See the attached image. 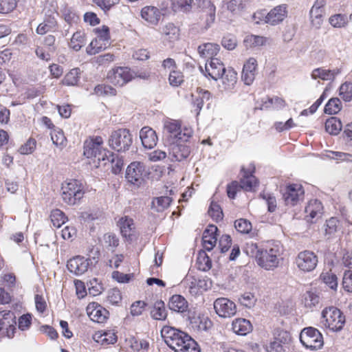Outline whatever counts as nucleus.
I'll return each instance as SVG.
<instances>
[{"mask_svg":"<svg viewBox=\"0 0 352 352\" xmlns=\"http://www.w3.org/2000/svg\"><path fill=\"white\" fill-rule=\"evenodd\" d=\"M161 336L165 343L175 352H200L195 340L175 327L164 326L161 329Z\"/></svg>","mask_w":352,"mask_h":352,"instance_id":"f257e3e1","label":"nucleus"},{"mask_svg":"<svg viewBox=\"0 0 352 352\" xmlns=\"http://www.w3.org/2000/svg\"><path fill=\"white\" fill-rule=\"evenodd\" d=\"M85 194L82 183L75 179L65 181L61 186V198L69 206H74L80 202Z\"/></svg>","mask_w":352,"mask_h":352,"instance_id":"f03ea898","label":"nucleus"},{"mask_svg":"<svg viewBox=\"0 0 352 352\" xmlns=\"http://www.w3.org/2000/svg\"><path fill=\"white\" fill-rule=\"evenodd\" d=\"M280 247L276 244H270L265 249H261L258 256L257 264L267 270H273L278 267L281 259Z\"/></svg>","mask_w":352,"mask_h":352,"instance_id":"7ed1b4c3","label":"nucleus"},{"mask_svg":"<svg viewBox=\"0 0 352 352\" xmlns=\"http://www.w3.org/2000/svg\"><path fill=\"white\" fill-rule=\"evenodd\" d=\"M345 322L344 314L334 306L326 307L322 311V323L324 328L331 331L336 332L342 330Z\"/></svg>","mask_w":352,"mask_h":352,"instance_id":"20e7f679","label":"nucleus"},{"mask_svg":"<svg viewBox=\"0 0 352 352\" xmlns=\"http://www.w3.org/2000/svg\"><path fill=\"white\" fill-rule=\"evenodd\" d=\"M280 193L285 205L294 207L304 201L305 190L302 184L289 182L281 187Z\"/></svg>","mask_w":352,"mask_h":352,"instance_id":"39448f33","label":"nucleus"},{"mask_svg":"<svg viewBox=\"0 0 352 352\" xmlns=\"http://www.w3.org/2000/svg\"><path fill=\"white\" fill-rule=\"evenodd\" d=\"M288 16V5L285 3L278 5L271 9L267 13L265 10H258L254 12V19L260 20L271 25L281 23Z\"/></svg>","mask_w":352,"mask_h":352,"instance_id":"423d86ee","label":"nucleus"},{"mask_svg":"<svg viewBox=\"0 0 352 352\" xmlns=\"http://www.w3.org/2000/svg\"><path fill=\"white\" fill-rule=\"evenodd\" d=\"M300 340L307 349L311 351L320 349L324 344L322 334L318 329L312 327L304 328L301 331Z\"/></svg>","mask_w":352,"mask_h":352,"instance_id":"0eeeda50","label":"nucleus"},{"mask_svg":"<svg viewBox=\"0 0 352 352\" xmlns=\"http://www.w3.org/2000/svg\"><path fill=\"white\" fill-rule=\"evenodd\" d=\"M133 142L130 131L126 129H119L113 131L109 139V146L118 152L129 150Z\"/></svg>","mask_w":352,"mask_h":352,"instance_id":"6e6552de","label":"nucleus"},{"mask_svg":"<svg viewBox=\"0 0 352 352\" xmlns=\"http://www.w3.org/2000/svg\"><path fill=\"white\" fill-rule=\"evenodd\" d=\"M164 130L173 139V142H186L192 135L190 129L185 128L182 130V122L177 120H166L164 124Z\"/></svg>","mask_w":352,"mask_h":352,"instance_id":"1a4fd4ad","label":"nucleus"},{"mask_svg":"<svg viewBox=\"0 0 352 352\" xmlns=\"http://www.w3.org/2000/svg\"><path fill=\"white\" fill-rule=\"evenodd\" d=\"M133 78L131 69L127 67H116L109 70L107 75L108 81L115 86L122 87Z\"/></svg>","mask_w":352,"mask_h":352,"instance_id":"9d476101","label":"nucleus"},{"mask_svg":"<svg viewBox=\"0 0 352 352\" xmlns=\"http://www.w3.org/2000/svg\"><path fill=\"white\" fill-rule=\"evenodd\" d=\"M256 167L252 163L250 164L247 168L241 167L242 177L239 183L243 190L251 192L258 186V181L254 175Z\"/></svg>","mask_w":352,"mask_h":352,"instance_id":"9b49d317","label":"nucleus"},{"mask_svg":"<svg viewBox=\"0 0 352 352\" xmlns=\"http://www.w3.org/2000/svg\"><path fill=\"white\" fill-rule=\"evenodd\" d=\"M298 268L305 272L314 270L318 263V256L310 250L300 252L295 259Z\"/></svg>","mask_w":352,"mask_h":352,"instance_id":"f8f14e48","label":"nucleus"},{"mask_svg":"<svg viewBox=\"0 0 352 352\" xmlns=\"http://www.w3.org/2000/svg\"><path fill=\"white\" fill-rule=\"evenodd\" d=\"M104 144L101 136H89L83 144V155L87 158H96L101 154Z\"/></svg>","mask_w":352,"mask_h":352,"instance_id":"ddd939ff","label":"nucleus"},{"mask_svg":"<svg viewBox=\"0 0 352 352\" xmlns=\"http://www.w3.org/2000/svg\"><path fill=\"white\" fill-rule=\"evenodd\" d=\"M145 167L143 163L140 162H131L126 170V180L134 185L140 186L144 181Z\"/></svg>","mask_w":352,"mask_h":352,"instance_id":"4468645a","label":"nucleus"},{"mask_svg":"<svg viewBox=\"0 0 352 352\" xmlns=\"http://www.w3.org/2000/svg\"><path fill=\"white\" fill-rule=\"evenodd\" d=\"M214 309L221 318H230L236 313L235 303L227 298H219L214 302Z\"/></svg>","mask_w":352,"mask_h":352,"instance_id":"2eb2a0df","label":"nucleus"},{"mask_svg":"<svg viewBox=\"0 0 352 352\" xmlns=\"http://www.w3.org/2000/svg\"><path fill=\"white\" fill-rule=\"evenodd\" d=\"M86 311L89 318L98 323H105L109 318V311L97 302H89Z\"/></svg>","mask_w":352,"mask_h":352,"instance_id":"dca6fc26","label":"nucleus"},{"mask_svg":"<svg viewBox=\"0 0 352 352\" xmlns=\"http://www.w3.org/2000/svg\"><path fill=\"white\" fill-rule=\"evenodd\" d=\"M326 0H316L309 11L310 23L313 28H320L325 13Z\"/></svg>","mask_w":352,"mask_h":352,"instance_id":"f3484780","label":"nucleus"},{"mask_svg":"<svg viewBox=\"0 0 352 352\" xmlns=\"http://www.w3.org/2000/svg\"><path fill=\"white\" fill-rule=\"evenodd\" d=\"M16 316L13 311L10 310L0 311L1 330H6V335L9 338L14 337L16 331Z\"/></svg>","mask_w":352,"mask_h":352,"instance_id":"a211bd4d","label":"nucleus"},{"mask_svg":"<svg viewBox=\"0 0 352 352\" xmlns=\"http://www.w3.org/2000/svg\"><path fill=\"white\" fill-rule=\"evenodd\" d=\"M117 225L122 237L127 241H132L135 238L136 228L132 218L128 216L122 217L118 221Z\"/></svg>","mask_w":352,"mask_h":352,"instance_id":"6ab92c4d","label":"nucleus"},{"mask_svg":"<svg viewBox=\"0 0 352 352\" xmlns=\"http://www.w3.org/2000/svg\"><path fill=\"white\" fill-rule=\"evenodd\" d=\"M199 69L205 76L214 80L220 78L223 71L226 69L223 63L219 58H212L208 63H206L204 71L201 66Z\"/></svg>","mask_w":352,"mask_h":352,"instance_id":"aec40b11","label":"nucleus"},{"mask_svg":"<svg viewBox=\"0 0 352 352\" xmlns=\"http://www.w3.org/2000/svg\"><path fill=\"white\" fill-rule=\"evenodd\" d=\"M218 228L216 226L210 224L204 231L202 236L203 248L207 250H212L217 244Z\"/></svg>","mask_w":352,"mask_h":352,"instance_id":"412c9836","label":"nucleus"},{"mask_svg":"<svg viewBox=\"0 0 352 352\" xmlns=\"http://www.w3.org/2000/svg\"><path fill=\"white\" fill-rule=\"evenodd\" d=\"M323 209V205L320 200L316 199H311L305 209L306 219L307 221L313 223L321 217Z\"/></svg>","mask_w":352,"mask_h":352,"instance_id":"4be33fe9","label":"nucleus"},{"mask_svg":"<svg viewBox=\"0 0 352 352\" xmlns=\"http://www.w3.org/2000/svg\"><path fill=\"white\" fill-rule=\"evenodd\" d=\"M88 266V260L80 256L70 258L67 263L68 270L76 275L84 274L87 271Z\"/></svg>","mask_w":352,"mask_h":352,"instance_id":"5701e85b","label":"nucleus"},{"mask_svg":"<svg viewBox=\"0 0 352 352\" xmlns=\"http://www.w3.org/2000/svg\"><path fill=\"white\" fill-rule=\"evenodd\" d=\"M140 14L144 21L152 25H157L162 16L159 8L151 6H147L142 8Z\"/></svg>","mask_w":352,"mask_h":352,"instance_id":"b1692460","label":"nucleus"},{"mask_svg":"<svg viewBox=\"0 0 352 352\" xmlns=\"http://www.w3.org/2000/svg\"><path fill=\"white\" fill-rule=\"evenodd\" d=\"M257 60L254 58H250L243 65L241 78L246 85H251L256 76Z\"/></svg>","mask_w":352,"mask_h":352,"instance_id":"393cba45","label":"nucleus"},{"mask_svg":"<svg viewBox=\"0 0 352 352\" xmlns=\"http://www.w3.org/2000/svg\"><path fill=\"white\" fill-rule=\"evenodd\" d=\"M140 138L143 146L149 149L155 146L158 141L155 131L149 126L142 128L140 131Z\"/></svg>","mask_w":352,"mask_h":352,"instance_id":"a878e982","label":"nucleus"},{"mask_svg":"<svg viewBox=\"0 0 352 352\" xmlns=\"http://www.w3.org/2000/svg\"><path fill=\"white\" fill-rule=\"evenodd\" d=\"M163 40L168 43H175L180 38V29L173 23H168L161 29Z\"/></svg>","mask_w":352,"mask_h":352,"instance_id":"bb28decb","label":"nucleus"},{"mask_svg":"<svg viewBox=\"0 0 352 352\" xmlns=\"http://www.w3.org/2000/svg\"><path fill=\"white\" fill-rule=\"evenodd\" d=\"M93 340L102 346L113 344L117 342L116 333L112 330L98 331L92 336Z\"/></svg>","mask_w":352,"mask_h":352,"instance_id":"cd10ccee","label":"nucleus"},{"mask_svg":"<svg viewBox=\"0 0 352 352\" xmlns=\"http://www.w3.org/2000/svg\"><path fill=\"white\" fill-rule=\"evenodd\" d=\"M215 14V6L210 1H208L206 5L201 8L200 14V19L205 28H209L214 22Z\"/></svg>","mask_w":352,"mask_h":352,"instance_id":"c85d7f7f","label":"nucleus"},{"mask_svg":"<svg viewBox=\"0 0 352 352\" xmlns=\"http://www.w3.org/2000/svg\"><path fill=\"white\" fill-rule=\"evenodd\" d=\"M197 50L201 57L211 60L212 58H217L215 56L219 54L220 47L216 43H206L200 45Z\"/></svg>","mask_w":352,"mask_h":352,"instance_id":"c756f323","label":"nucleus"},{"mask_svg":"<svg viewBox=\"0 0 352 352\" xmlns=\"http://www.w3.org/2000/svg\"><path fill=\"white\" fill-rule=\"evenodd\" d=\"M340 73V69H327L324 67L314 69L311 74L314 80L321 79L322 80H332Z\"/></svg>","mask_w":352,"mask_h":352,"instance_id":"7c9ffc66","label":"nucleus"},{"mask_svg":"<svg viewBox=\"0 0 352 352\" xmlns=\"http://www.w3.org/2000/svg\"><path fill=\"white\" fill-rule=\"evenodd\" d=\"M210 286L211 283L208 278L192 277L189 285V291L192 294H197L207 291Z\"/></svg>","mask_w":352,"mask_h":352,"instance_id":"2f4dec72","label":"nucleus"},{"mask_svg":"<svg viewBox=\"0 0 352 352\" xmlns=\"http://www.w3.org/2000/svg\"><path fill=\"white\" fill-rule=\"evenodd\" d=\"M192 96L194 97L192 105L195 108V111L196 112L197 116H198L204 103L210 99L211 94L207 90H204L201 88H197V95Z\"/></svg>","mask_w":352,"mask_h":352,"instance_id":"473e14b6","label":"nucleus"},{"mask_svg":"<svg viewBox=\"0 0 352 352\" xmlns=\"http://www.w3.org/2000/svg\"><path fill=\"white\" fill-rule=\"evenodd\" d=\"M58 28V22L54 16L51 15L45 18L36 29V32L40 35H44L50 32H56Z\"/></svg>","mask_w":352,"mask_h":352,"instance_id":"72a5a7b5","label":"nucleus"},{"mask_svg":"<svg viewBox=\"0 0 352 352\" xmlns=\"http://www.w3.org/2000/svg\"><path fill=\"white\" fill-rule=\"evenodd\" d=\"M220 78L222 80L223 89L226 90L233 89L238 80L237 73L232 68L226 69Z\"/></svg>","mask_w":352,"mask_h":352,"instance_id":"f704fd0d","label":"nucleus"},{"mask_svg":"<svg viewBox=\"0 0 352 352\" xmlns=\"http://www.w3.org/2000/svg\"><path fill=\"white\" fill-rule=\"evenodd\" d=\"M168 307L172 311L184 313L187 311L188 304L184 297L181 295L175 294L170 298Z\"/></svg>","mask_w":352,"mask_h":352,"instance_id":"c9c22d12","label":"nucleus"},{"mask_svg":"<svg viewBox=\"0 0 352 352\" xmlns=\"http://www.w3.org/2000/svg\"><path fill=\"white\" fill-rule=\"evenodd\" d=\"M233 331L241 336H245L252 330L251 322L245 318H236L232 324Z\"/></svg>","mask_w":352,"mask_h":352,"instance_id":"e433bc0d","label":"nucleus"},{"mask_svg":"<svg viewBox=\"0 0 352 352\" xmlns=\"http://www.w3.org/2000/svg\"><path fill=\"white\" fill-rule=\"evenodd\" d=\"M286 104L285 100L282 98L278 96L273 98L266 97L262 99L259 109L261 110L268 109L273 106L274 108L280 109L284 108Z\"/></svg>","mask_w":352,"mask_h":352,"instance_id":"4c0bfd02","label":"nucleus"},{"mask_svg":"<svg viewBox=\"0 0 352 352\" xmlns=\"http://www.w3.org/2000/svg\"><path fill=\"white\" fill-rule=\"evenodd\" d=\"M181 142H173L172 153L173 157L177 161H182L186 159L190 154V147L185 144H180Z\"/></svg>","mask_w":352,"mask_h":352,"instance_id":"58836bf2","label":"nucleus"},{"mask_svg":"<svg viewBox=\"0 0 352 352\" xmlns=\"http://www.w3.org/2000/svg\"><path fill=\"white\" fill-rule=\"evenodd\" d=\"M167 311L162 300L156 301L151 310V317L157 320H164L167 318Z\"/></svg>","mask_w":352,"mask_h":352,"instance_id":"ea45409f","label":"nucleus"},{"mask_svg":"<svg viewBox=\"0 0 352 352\" xmlns=\"http://www.w3.org/2000/svg\"><path fill=\"white\" fill-rule=\"evenodd\" d=\"M86 43V34L84 31L78 30L74 32L69 43L70 48L79 51Z\"/></svg>","mask_w":352,"mask_h":352,"instance_id":"a19ab883","label":"nucleus"},{"mask_svg":"<svg viewBox=\"0 0 352 352\" xmlns=\"http://www.w3.org/2000/svg\"><path fill=\"white\" fill-rule=\"evenodd\" d=\"M267 41V37L250 34L244 38L243 44L246 48H254L265 45Z\"/></svg>","mask_w":352,"mask_h":352,"instance_id":"79ce46f5","label":"nucleus"},{"mask_svg":"<svg viewBox=\"0 0 352 352\" xmlns=\"http://www.w3.org/2000/svg\"><path fill=\"white\" fill-rule=\"evenodd\" d=\"M129 347L135 351H140V350H148L149 347V343L146 340H140L138 338L131 336L126 339Z\"/></svg>","mask_w":352,"mask_h":352,"instance_id":"37998d69","label":"nucleus"},{"mask_svg":"<svg viewBox=\"0 0 352 352\" xmlns=\"http://www.w3.org/2000/svg\"><path fill=\"white\" fill-rule=\"evenodd\" d=\"M325 130L331 135H338L342 129V125L339 119L331 117L327 119L324 124Z\"/></svg>","mask_w":352,"mask_h":352,"instance_id":"c03bdc74","label":"nucleus"},{"mask_svg":"<svg viewBox=\"0 0 352 352\" xmlns=\"http://www.w3.org/2000/svg\"><path fill=\"white\" fill-rule=\"evenodd\" d=\"M208 213L212 220L217 223L223 220V213L222 208L220 205L214 201L210 202Z\"/></svg>","mask_w":352,"mask_h":352,"instance_id":"a18cd8bd","label":"nucleus"},{"mask_svg":"<svg viewBox=\"0 0 352 352\" xmlns=\"http://www.w3.org/2000/svg\"><path fill=\"white\" fill-rule=\"evenodd\" d=\"M50 219L54 227L60 228L67 221V217L60 209H54L51 212Z\"/></svg>","mask_w":352,"mask_h":352,"instance_id":"49530a36","label":"nucleus"},{"mask_svg":"<svg viewBox=\"0 0 352 352\" xmlns=\"http://www.w3.org/2000/svg\"><path fill=\"white\" fill-rule=\"evenodd\" d=\"M171 201V198L167 196L156 197L153 200L151 207L157 212H162L169 206Z\"/></svg>","mask_w":352,"mask_h":352,"instance_id":"de8ad7c7","label":"nucleus"},{"mask_svg":"<svg viewBox=\"0 0 352 352\" xmlns=\"http://www.w3.org/2000/svg\"><path fill=\"white\" fill-rule=\"evenodd\" d=\"M197 268L201 271H208L212 267V262L207 254L202 251L199 252L197 258Z\"/></svg>","mask_w":352,"mask_h":352,"instance_id":"09e8293b","label":"nucleus"},{"mask_svg":"<svg viewBox=\"0 0 352 352\" xmlns=\"http://www.w3.org/2000/svg\"><path fill=\"white\" fill-rule=\"evenodd\" d=\"M259 197L265 201L267 206V210L270 212H274L277 208V200L273 193L263 190L260 193Z\"/></svg>","mask_w":352,"mask_h":352,"instance_id":"8fccbe9b","label":"nucleus"},{"mask_svg":"<svg viewBox=\"0 0 352 352\" xmlns=\"http://www.w3.org/2000/svg\"><path fill=\"white\" fill-rule=\"evenodd\" d=\"M51 139L53 143L60 148H63L67 145V138L61 129H54L51 132Z\"/></svg>","mask_w":352,"mask_h":352,"instance_id":"3c124183","label":"nucleus"},{"mask_svg":"<svg viewBox=\"0 0 352 352\" xmlns=\"http://www.w3.org/2000/svg\"><path fill=\"white\" fill-rule=\"evenodd\" d=\"M120 243L119 238L117 235L112 232H108L103 235L102 236V245L107 249H114L116 248Z\"/></svg>","mask_w":352,"mask_h":352,"instance_id":"603ef678","label":"nucleus"},{"mask_svg":"<svg viewBox=\"0 0 352 352\" xmlns=\"http://www.w3.org/2000/svg\"><path fill=\"white\" fill-rule=\"evenodd\" d=\"M94 93L98 96H116L117 91L111 85L100 84L95 87Z\"/></svg>","mask_w":352,"mask_h":352,"instance_id":"864d4df0","label":"nucleus"},{"mask_svg":"<svg viewBox=\"0 0 352 352\" xmlns=\"http://www.w3.org/2000/svg\"><path fill=\"white\" fill-rule=\"evenodd\" d=\"M109 153V156H107V160L111 163V170L112 172L117 175L121 172L123 168V160L116 154L113 153L108 152Z\"/></svg>","mask_w":352,"mask_h":352,"instance_id":"5fc2aeb1","label":"nucleus"},{"mask_svg":"<svg viewBox=\"0 0 352 352\" xmlns=\"http://www.w3.org/2000/svg\"><path fill=\"white\" fill-rule=\"evenodd\" d=\"M342 109V103L339 98H331L324 107V113L332 115L336 114Z\"/></svg>","mask_w":352,"mask_h":352,"instance_id":"6e6d98bb","label":"nucleus"},{"mask_svg":"<svg viewBox=\"0 0 352 352\" xmlns=\"http://www.w3.org/2000/svg\"><path fill=\"white\" fill-rule=\"evenodd\" d=\"M329 22L333 28H341L348 23V19L345 14H336L329 17Z\"/></svg>","mask_w":352,"mask_h":352,"instance_id":"4d7b16f0","label":"nucleus"},{"mask_svg":"<svg viewBox=\"0 0 352 352\" xmlns=\"http://www.w3.org/2000/svg\"><path fill=\"white\" fill-rule=\"evenodd\" d=\"M80 79L78 69H73L69 71L63 78L62 82L67 86L75 85Z\"/></svg>","mask_w":352,"mask_h":352,"instance_id":"13d9d810","label":"nucleus"},{"mask_svg":"<svg viewBox=\"0 0 352 352\" xmlns=\"http://www.w3.org/2000/svg\"><path fill=\"white\" fill-rule=\"evenodd\" d=\"M182 72L177 69L169 72L168 82L173 87H179L184 82Z\"/></svg>","mask_w":352,"mask_h":352,"instance_id":"bf43d9fd","label":"nucleus"},{"mask_svg":"<svg viewBox=\"0 0 352 352\" xmlns=\"http://www.w3.org/2000/svg\"><path fill=\"white\" fill-rule=\"evenodd\" d=\"M340 221L336 217H331L327 220L325 224V234L329 236V238L334 235L339 227Z\"/></svg>","mask_w":352,"mask_h":352,"instance_id":"052dcab7","label":"nucleus"},{"mask_svg":"<svg viewBox=\"0 0 352 352\" xmlns=\"http://www.w3.org/2000/svg\"><path fill=\"white\" fill-rule=\"evenodd\" d=\"M36 147V140L33 138H30L23 144H22L18 151L21 155L32 154Z\"/></svg>","mask_w":352,"mask_h":352,"instance_id":"680f3d73","label":"nucleus"},{"mask_svg":"<svg viewBox=\"0 0 352 352\" xmlns=\"http://www.w3.org/2000/svg\"><path fill=\"white\" fill-rule=\"evenodd\" d=\"M104 288L101 282L98 278H94L89 280L88 283L89 294L93 296H96L100 294Z\"/></svg>","mask_w":352,"mask_h":352,"instance_id":"e2e57ef3","label":"nucleus"},{"mask_svg":"<svg viewBox=\"0 0 352 352\" xmlns=\"http://www.w3.org/2000/svg\"><path fill=\"white\" fill-rule=\"evenodd\" d=\"M339 95L344 101L352 100V83L345 82L341 85L339 89Z\"/></svg>","mask_w":352,"mask_h":352,"instance_id":"0e129e2a","label":"nucleus"},{"mask_svg":"<svg viewBox=\"0 0 352 352\" xmlns=\"http://www.w3.org/2000/svg\"><path fill=\"white\" fill-rule=\"evenodd\" d=\"M234 227L236 230L243 234L249 233L252 228V223L245 219H239L234 221Z\"/></svg>","mask_w":352,"mask_h":352,"instance_id":"69168bd1","label":"nucleus"},{"mask_svg":"<svg viewBox=\"0 0 352 352\" xmlns=\"http://www.w3.org/2000/svg\"><path fill=\"white\" fill-rule=\"evenodd\" d=\"M92 2L102 10L105 13L115 6L119 4L120 0H91Z\"/></svg>","mask_w":352,"mask_h":352,"instance_id":"338daca9","label":"nucleus"},{"mask_svg":"<svg viewBox=\"0 0 352 352\" xmlns=\"http://www.w3.org/2000/svg\"><path fill=\"white\" fill-rule=\"evenodd\" d=\"M94 31L96 34L97 38L103 41V42L107 44L109 43V41L111 39V36L110 30L108 26L104 25L101 27L95 28Z\"/></svg>","mask_w":352,"mask_h":352,"instance_id":"774afa93","label":"nucleus"}]
</instances>
